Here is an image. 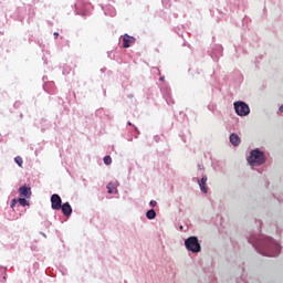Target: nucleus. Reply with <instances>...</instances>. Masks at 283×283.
<instances>
[{
    "label": "nucleus",
    "mask_w": 283,
    "mask_h": 283,
    "mask_svg": "<svg viewBox=\"0 0 283 283\" xmlns=\"http://www.w3.org/2000/svg\"><path fill=\"white\" fill-rule=\"evenodd\" d=\"M210 55L214 61H218L222 56V45H216Z\"/></svg>",
    "instance_id": "9b49d317"
},
{
    "label": "nucleus",
    "mask_w": 283,
    "mask_h": 283,
    "mask_svg": "<svg viewBox=\"0 0 283 283\" xmlns=\"http://www.w3.org/2000/svg\"><path fill=\"white\" fill-rule=\"evenodd\" d=\"M63 205V200L61 196L54 193L51 196V207L54 211H61V207Z\"/></svg>",
    "instance_id": "423d86ee"
},
{
    "label": "nucleus",
    "mask_w": 283,
    "mask_h": 283,
    "mask_svg": "<svg viewBox=\"0 0 283 283\" xmlns=\"http://www.w3.org/2000/svg\"><path fill=\"white\" fill-rule=\"evenodd\" d=\"M103 112H105L103 108H98L96 112H95V116H101L103 114Z\"/></svg>",
    "instance_id": "4be33fe9"
},
{
    "label": "nucleus",
    "mask_w": 283,
    "mask_h": 283,
    "mask_svg": "<svg viewBox=\"0 0 283 283\" xmlns=\"http://www.w3.org/2000/svg\"><path fill=\"white\" fill-rule=\"evenodd\" d=\"M160 92L167 103V105H174V98L171 97V88L167 84L160 85Z\"/></svg>",
    "instance_id": "39448f33"
},
{
    "label": "nucleus",
    "mask_w": 283,
    "mask_h": 283,
    "mask_svg": "<svg viewBox=\"0 0 283 283\" xmlns=\"http://www.w3.org/2000/svg\"><path fill=\"white\" fill-rule=\"evenodd\" d=\"M233 106L237 116H249L251 114V108L247 102L238 101L233 103Z\"/></svg>",
    "instance_id": "20e7f679"
},
{
    "label": "nucleus",
    "mask_w": 283,
    "mask_h": 283,
    "mask_svg": "<svg viewBox=\"0 0 283 283\" xmlns=\"http://www.w3.org/2000/svg\"><path fill=\"white\" fill-rule=\"evenodd\" d=\"M41 235H43V238H48V235H45V233L41 232Z\"/></svg>",
    "instance_id": "cd10ccee"
},
{
    "label": "nucleus",
    "mask_w": 283,
    "mask_h": 283,
    "mask_svg": "<svg viewBox=\"0 0 283 283\" xmlns=\"http://www.w3.org/2000/svg\"><path fill=\"white\" fill-rule=\"evenodd\" d=\"M76 10H78V4H75Z\"/></svg>",
    "instance_id": "7c9ffc66"
},
{
    "label": "nucleus",
    "mask_w": 283,
    "mask_h": 283,
    "mask_svg": "<svg viewBox=\"0 0 283 283\" xmlns=\"http://www.w3.org/2000/svg\"><path fill=\"white\" fill-rule=\"evenodd\" d=\"M60 209L63 216H65L66 218H70V216H72V206L70 205V202L63 203Z\"/></svg>",
    "instance_id": "9d476101"
},
{
    "label": "nucleus",
    "mask_w": 283,
    "mask_h": 283,
    "mask_svg": "<svg viewBox=\"0 0 283 283\" xmlns=\"http://www.w3.org/2000/svg\"><path fill=\"white\" fill-rule=\"evenodd\" d=\"M106 189H108V193H118V190L116 189V184L109 182L106 186Z\"/></svg>",
    "instance_id": "dca6fc26"
},
{
    "label": "nucleus",
    "mask_w": 283,
    "mask_h": 283,
    "mask_svg": "<svg viewBox=\"0 0 283 283\" xmlns=\"http://www.w3.org/2000/svg\"><path fill=\"white\" fill-rule=\"evenodd\" d=\"M14 163H15L17 165H19L20 167H23V158H21V156H17V157L14 158Z\"/></svg>",
    "instance_id": "6ab92c4d"
},
{
    "label": "nucleus",
    "mask_w": 283,
    "mask_h": 283,
    "mask_svg": "<svg viewBox=\"0 0 283 283\" xmlns=\"http://www.w3.org/2000/svg\"><path fill=\"white\" fill-rule=\"evenodd\" d=\"M122 41H123V48L127 49V48H132V45L136 43V38L129 36V34H124Z\"/></svg>",
    "instance_id": "6e6552de"
},
{
    "label": "nucleus",
    "mask_w": 283,
    "mask_h": 283,
    "mask_svg": "<svg viewBox=\"0 0 283 283\" xmlns=\"http://www.w3.org/2000/svg\"><path fill=\"white\" fill-rule=\"evenodd\" d=\"M179 231H185V227H184V226H180V227H179Z\"/></svg>",
    "instance_id": "a878e982"
},
{
    "label": "nucleus",
    "mask_w": 283,
    "mask_h": 283,
    "mask_svg": "<svg viewBox=\"0 0 283 283\" xmlns=\"http://www.w3.org/2000/svg\"><path fill=\"white\" fill-rule=\"evenodd\" d=\"M248 242L265 258H277L282 251V247L273 238L264 234L252 233L248 237Z\"/></svg>",
    "instance_id": "f257e3e1"
},
{
    "label": "nucleus",
    "mask_w": 283,
    "mask_h": 283,
    "mask_svg": "<svg viewBox=\"0 0 283 283\" xmlns=\"http://www.w3.org/2000/svg\"><path fill=\"white\" fill-rule=\"evenodd\" d=\"M102 10L106 17H116V9L112 6L102 7Z\"/></svg>",
    "instance_id": "f8f14e48"
},
{
    "label": "nucleus",
    "mask_w": 283,
    "mask_h": 283,
    "mask_svg": "<svg viewBox=\"0 0 283 283\" xmlns=\"http://www.w3.org/2000/svg\"><path fill=\"white\" fill-rule=\"evenodd\" d=\"M18 191H19L21 198H31V196H32V188H30L25 185L20 187Z\"/></svg>",
    "instance_id": "1a4fd4ad"
},
{
    "label": "nucleus",
    "mask_w": 283,
    "mask_h": 283,
    "mask_svg": "<svg viewBox=\"0 0 283 283\" xmlns=\"http://www.w3.org/2000/svg\"><path fill=\"white\" fill-rule=\"evenodd\" d=\"M18 205H20V207H30V202L24 198H14L11 200V209H17V207H19Z\"/></svg>",
    "instance_id": "0eeeda50"
},
{
    "label": "nucleus",
    "mask_w": 283,
    "mask_h": 283,
    "mask_svg": "<svg viewBox=\"0 0 283 283\" xmlns=\"http://www.w3.org/2000/svg\"><path fill=\"white\" fill-rule=\"evenodd\" d=\"M248 163L250 167H260V165L266 163V156L260 148H255L251 150L250 156L248 157Z\"/></svg>",
    "instance_id": "f03ea898"
},
{
    "label": "nucleus",
    "mask_w": 283,
    "mask_h": 283,
    "mask_svg": "<svg viewBox=\"0 0 283 283\" xmlns=\"http://www.w3.org/2000/svg\"><path fill=\"white\" fill-rule=\"evenodd\" d=\"M104 165H112V157L109 155H106L104 158Z\"/></svg>",
    "instance_id": "aec40b11"
},
{
    "label": "nucleus",
    "mask_w": 283,
    "mask_h": 283,
    "mask_svg": "<svg viewBox=\"0 0 283 283\" xmlns=\"http://www.w3.org/2000/svg\"><path fill=\"white\" fill-rule=\"evenodd\" d=\"M230 143L231 145H233V147H238V145H240L241 140H240V136H238V134L232 133L230 135Z\"/></svg>",
    "instance_id": "4468645a"
},
{
    "label": "nucleus",
    "mask_w": 283,
    "mask_h": 283,
    "mask_svg": "<svg viewBox=\"0 0 283 283\" xmlns=\"http://www.w3.org/2000/svg\"><path fill=\"white\" fill-rule=\"evenodd\" d=\"M157 72H158V74H160V70H158V69H155Z\"/></svg>",
    "instance_id": "c85d7f7f"
},
{
    "label": "nucleus",
    "mask_w": 283,
    "mask_h": 283,
    "mask_svg": "<svg viewBox=\"0 0 283 283\" xmlns=\"http://www.w3.org/2000/svg\"><path fill=\"white\" fill-rule=\"evenodd\" d=\"M0 282H6V268L0 266Z\"/></svg>",
    "instance_id": "a211bd4d"
},
{
    "label": "nucleus",
    "mask_w": 283,
    "mask_h": 283,
    "mask_svg": "<svg viewBox=\"0 0 283 283\" xmlns=\"http://www.w3.org/2000/svg\"><path fill=\"white\" fill-rule=\"evenodd\" d=\"M44 92H48V94H52L54 92V82H49L43 85Z\"/></svg>",
    "instance_id": "2eb2a0df"
},
{
    "label": "nucleus",
    "mask_w": 283,
    "mask_h": 283,
    "mask_svg": "<svg viewBox=\"0 0 283 283\" xmlns=\"http://www.w3.org/2000/svg\"><path fill=\"white\" fill-rule=\"evenodd\" d=\"M185 247L187 251H190V253H200V251H202V245L200 244L198 237H189L186 239Z\"/></svg>",
    "instance_id": "7ed1b4c3"
},
{
    "label": "nucleus",
    "mask_w": 283,
    "mask_h": 283,
    "mask_svg": "<svg viewBox=\"0 0 283 283\" xmlns=\"http://www.w3.org/2000/svg\"><path fill=\"white\" fill-rule=\"evenodd\" d=\"M128 140H129V142H133V140H134V138H132V137H130V138H128Z\"/></svg>",
    "instance_id": "c756f323"
},
{
    "label": "nucleus",
    "mask_w": 283,
    "mask_h": 283,
    "mask_svg": "<svg viewBox=\"0 0 283 283\" xmlns=\"http://www.w3.org/2000/svg\"><path fill=\"white\" fill-rule=\"evenodd\" d=\"M207 180H208L207 175H203L202 178L200 180H198V185H199L202 193H207V191H208Z\"/></svg>",
    "instance_id": "ddd939ff"
},
{
    "label": "nucleus",
    "mask_w": 283,
    "mask_h": 283,
    "mask_svg": "<svg viewBox=\"0 0 283 283\" xmlns=\"http://www.w3.org/2000/svg\"><path fill=\"white\" fill-rule=\"evenodd\" d=\"M279 112L282 114L283 113V105L280 106Z\"/></svg>",
    "instance_id": "393cba45"
},
{
    "label": "nucleus",
    "mask_w": 283,
    "mask_h": 283,
    "mask_svg": "<svg viewBox=\"0 0 283 283\" xmlns=\"http://www.w3.org/2000/svg\"><path fill=\"white\" fill-rule=\"evenodd\" d=\"M140 136V130H138V127L134 126V137L138 138Z\"/></svg>",
    "instance_id": "412c9836"
},
{
    "label": "nucleus",
    "mask_w": 283,
    "mask_h": 283,
    "mask_svg": "<svg viewBox=\"0 0 283 283\" xmlns=\"http://www.w3.org/2000/svg\"><path fill=\"white\" fill-rule=\"evenodd\" d=\"M156 205H158V202H156V200H150V202H149L150 207H156Z\"/></svg>",
    "instance_id": "5701e85b"
},
{
    "label": "nucleus",
    "mask_w": 283,
    "mask_h": 283,
    "mask_svg": "<svg viewBox=\"0 0 283 283\" xmlns=\"http://www.w3.org/2000/svg\"><path fill=\"white\" fill-rule=\"evenodd\" d=\"M159 81L165 82V76H161Z\"/></svg>",
    "instance_id": "bb28decb"
},
{
    "label": "nucleus",
    "mask_w": 283,
    "mask_h": 283,
    "mask_svg": "<svg viewBox=\"0 0 283 283\" xmlns=\"http://www.w3.org/2000/svg\"><path fill=\"white\" fill-rule=\"evenodd\" d=\"M146 218H147L148 220H156V210L149 209V210L146 212Z\"/></svg>",
    "instance_id": "f3484780"
},
{
    "label": "nucleus",
    "mask_w": 283,
    "mask_h": 283,
    "mask_svg": "<svg viewBox=\"0 0 283 283\" xmlns=\"http://www.w3.org/2000/svg\"><path fill=\"white\" fill-rule=\"evenodd\" d=\"M127 125L132 126V122H128Z\"/></svg>",
    "instance_id": "2f4dec72"
},
{
    "label": "nucleus",
    "mask_w": 283,
    "mask_h": 283,
    "mask_svg": "<svg viewBox=\"0 0 283 283\" xmlns=\"http://www.w3.org/2000/svg\"><path fill=\"white\" fill-rule=\"evenodd\" d=\"M54 39H59V32L53 33Z\"/></svg>",
    "instance_id": "b1692460"
}]
</instances>
